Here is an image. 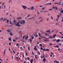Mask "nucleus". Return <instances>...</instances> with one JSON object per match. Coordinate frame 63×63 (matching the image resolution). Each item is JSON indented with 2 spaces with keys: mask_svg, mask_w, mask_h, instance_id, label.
Segmentation results:
<instances>
[{
  "mask_svg": "<svg viewBox=\"0 0 63 63\" xmlns=\"http://www.w3.org/2000/svg\"><path fill=\"white\" fill-rule=\"evenodd\" d=\"M20 20H19V21L15 24L16 26H18V27L19 26H21V25H20L19 23H20Z\"/></svg>",
  "mask_w": 63,
  "mask_h": 63,
  "instance_id": "f257e3e1",
  "label": "nucleus"
},
{
  "mask_svg": "<svg viewBox=\"0 0 63 63\" xmlns=\"http://www.w3.org/2000/svg\"><path fill=\"white\" fill-rule=\"evenodd\" d=\"M22 21H20L19 23H20L21 24H25V21L24 20H22Z\"/></svg>",
  "mask_w": 63,
  "mask_h": 63,
  "instance_id": "f03ea898",
  "label": "nucleus"
},
{
  "mask_svg": "<svg viewBox=\"0 0 63 63\" xmlns=\"http://www.w3.org/2000/svg\"><path fill=\"white\" fill-rule=\"evenodd\" d=\"M22 7L24 9V10H25L27 9V6H26L25 5H22Z\"/></svg>",
  "mask_w": 63,
  "mask_h": 63,
  "instance_id": "7ed1b4c3",
  "label": "nucleus"
},
{
  "mask_svg": "<svg viewBox=\"0 0 63 63\" xmlns=\"http://www.w3.org/2000/svg\"><path fill=\"white\" fill-rule=\"evenodd\" d=\"M6 31L10 33V32H11V31H12V30L9 29L7 30Z\"/></svg>",
  "mask_w": 63,
  "mask_h": 63,
  "instance_id": "20e7f679",
  "label": "nucleus"
},
{
  "mask_svg": "<svg viewBox=\"0 0 63 63\" xmlns=\"http://www.w3.org/2000/svg\"><path fill=\"white\" fill-rule=\"evenodd\" d=\"M49 49H45V48H44L43 49V51H49Z\"/></svg>",
  "mask_w": 63,
  "mask_h": 63,
  "instance_id": "39448f33",
  "label": "nucleus"
},
{
  "mask_svg": "<svg viewBox=\"0 0 63 63\" xmlns=\"http://www.w3.org/2000/svg\"><path fill=\"white\" fill-rule=\"evenodd\" d=\"M53 9H55L56 8V10H57V7H56V6H55V7H53Z\"/></svg>",
  "mask_w": 63,
  "mask_h": 63,
  "instance_id": "423d86ee",
  "label": "nucleus"
},
{
  "mask_svg": "<svg viewBox=\"0 0 63 63\" xmlns=\"http://www.w3.org/2000/svg\"><path fill=\"white\" fill-rule=\"evenodd\" d=\"M60 39H58L56 40V42L57 43H58V42L60 41Z\"/></svg>",
  "mask_w": 63,
  "mask_h": 63,
  "instance_id": "0eeeda50",
  "label": "nucleus"
},
{
  "mask_svg": "<svg viewBox=\"0 0 63 63\" xmlns=\"http://www.w3.org/2000/svg\"><path fill=\"white\" fill-rule=\"evenodd\" d=\"M46 32H47L48 33H50V30H48L46 31Z\"/></svg>",
  "mask_w": 63,
  "mask_h": 63,
  "instance_id": "6e6552de",
  "label": "nucleus"
},
{
  "mask_svg": "<svg viewBox=\"0 0 63 63\" xmlns=\"http://www.w3.org/2000/svg\"><path fill=\"white\" fill-rule=\"evenodd\" d=\"M43 18H42L41 19V20L40 21H39V23H40V22H42V21H43Z\"/></svg>",
  "mask_w": 63,
  "mask_h": 63,
  "instance_id": "1a4fd4ad",
  "label": "nucleus"
},
{
  "mask_svg": "<svg viewBox=\"0 0 63 63\" xmlns=\"http://www.w3.org/2000/svg\"><path fill=\"white\" fill-rule=\"evenodd\" d=\"M43 61L44 62H45V61H46V58H44L43 59Z\"/></svg>",
  "mask_w": 63,
  "mask_h": 63,
  "instance_id": "9d476101",
  "label": "nucleus"
},
{
  "mask_svg": "<svg viewBox=\"0 0 63 63\" xmlns=\"http://www.w3.org/2000/svg\"><path fill=\"white\" fill-rule=\"evenodd\" d=\"M34 8V7L33 6H32L31 8H30V10H33V8Z\"/></svg>",
  "mask_w": 63,
  "mask_h": 63,
  "instance_id": "9b49d317",
  "label": "nucleus"
},
{
  "mask_svg": "<svg viewBox=\"0 0 63 63\" xmlns=\"http://www.w3.org/2000/svg\"><path fill=\"white\" fill-rule=\"evenodd\" d=\"M34 50H35L36 51H37V48H36V46H35L34 48Z\"/></svg>",
  "mask_w": 63,
  "mask_h": 63,
  "instance_id": "f8f14e48",
  "label": "nucleus"
},
{
  "mask_svg": "<svg viewBox=\"0 0 63 63\" xmlns=\"http://www.w3.org/2000/svg\"><path fill=\"white\" fill-rule=\"evenodd\" d=\"M59 3H60V1L59 2V3H57V2L54 3V4H58V5Z\"/></svg>",
  "mask_w": 63,
  "mask_h": 63,
  "instance_id": "ddd939ff",
  "label": "nucleus"
},
{
  "mask_svg": "<svg viewBox=\"0 0 63 63\" xmlns=\"http://www.w3.org/2000/svg\"><path fill=\"white\" fill-rule=\"evenodd\" d=\"M46 8H41V9H42V11H44V9H46Z\"/></svg>",
  "mask_w": 63,
  "mask_h": 63,
  "instance_id": "4468645a",
  "label": "nucleus"
},
{
  "mask_svg": "<svg viewBox=\"0 0 63 63\" xmlns=\"http://www.w3.org/2000/svg\"><path fill=\"white\" fill-rule=\"evenodd\" d=\"M5 51H6V50H4V51L3 53H4V55H5V54H6V53H5Z\"/></svg>",
  "mask_w": 63,
  "mask_h": 63,
  "instance_id": "2eb2a0df",
  "label": "nucleus"
},
{
  "mask_svg": "<svg viewBox=\"0 0 63 63\" xmlns=\"http://www.w3.org/2000/svg\"><path fill=\"white\" fill-rule=\"evenodd\" d=\"M29 41H30V42H31V41H32V39H31L29 40Z\"/></svg>",
  "mask_w": 63,
  "mask_h": 63,
  "instance_id": "dca6fc26",
  "label": "nucleus"
},
{
  "mask_svg": "<svg viewBox=\"0 0 63 63\" xmlns=\"http://www.w3.org/2000/svg\"><path fill=\"white\" fill-rule=\"evenodd\" d=\"M12 2V1L11 0H9V3H11Z\"/></svg>",
  "mask_w": 63,
  "mask_h": 63,
  "instance_id": "f3484780",
  "label": "nucleus"
},
{
  "mask_svg": "<svg viewBox=\"0 0 63 63\" xmlns=\"http://www.w3.org/2000/svg\"><path fill=\"white\" fill-rule=\"evenodd\" d=\"M56 34H55L53 36V38H54V37H56Z\"/></svg>",
  "mask_w": 63,
  "mask_h": 63,
  "instance_id": "a211bd4d",
  "label": "nucleus"
},
{
  "mask_svg": "<svg viewBox=\"0 0 63 63\" xmlns=\"http://www.w3.org/2000/svg\"><path fill=\"white\" fill-rule=\"evenodd\" d=\"M6 20H7V19H3V21H5Z\"/></svg>",
  "mask_w": 63,
  "mask_h": 63,
  "instance_id": "6ab92c4d",
  "label": "nucleus"
},
{
  "mask_svg": "<svg viewBox=\"0 0 63 63\" xmlns=\"http://www.w3.org/2000/svg\"><path fill=\"white\" fill-rule=\"evenodd\" d=\"M45 57V55H44L43 57H42V56H41V58H43Z\"/></svg>",
  "mask_w": 63,
  "mask_h": 63,
  "instance_id": "aec40b11",
  "label": "nucleus"
},
{
  "mask_svg": "<svg viewBox=\"0 0 63 63\" xmlns=\"http://www.w3.org/2000/svg\"><path fill=\"white\" fill-rule=\"evenodd\" d=\"M40 49H41V50H44V49H43V48L42 47H41Z\"/></svg>",
  "mask_w": 63,
  "mask_h": 63,
  "instance_id": "412c9836",
  "label": "nucleus"
},
{
  "mask_svg": "<svg viewBox=\"0 0 63 63\" xmlns=\"http://www.w3.org/2000/svg\"><path fill=\"white\" fill-rule=\"evenodd\" d=\"M21 17H18L17 18V19H21Z\"/></svg>",
  "mask_w": 63,
  "mask_h": 63,
  "instance_id": "4be33fe9",
  "label": "nucleus"
},
{
  "mask_svg": "<svg viewBox=\"0 0 63 63\" xmlns=\"http://www.w3.org/2000/svg\"><path fill=\"white\" fill-rule=\"evenodd\" d=\"M10 35L11 36H13V34H12V32H11L10 33Z\"/></svg>",
  "mask_w": 63,
  "mask_h": 63,
  "instance_id": "5701e85b",
  "label": "nucleus"
},
{
  "mask_svg": "<svg viewBox=\"0 0 63 63\" xmlns=\"http://www.w3.org/2000/svg\"><path fill=\"white\" fill-rule=\"evenodd\" d=\"M10 41H11L12 40V39H11V38H9L8 39Z\"/></svg>",
  "mask_w": 63,
  "mask_h": 63,
  "instance_id": "b1692460",
  "label": "nucleus"
},
{
  "mask_svg": "<svg viewBox=\"0 0 63 63\" xmlns=\"http://www.w3.org/2000/svg\"><path fill=\"white\" fill-rule=\"evenodd\" d=\"M49 38H51V39H52V36H51V37H48Z\"/></svg>",
  "mask_w": 63,
  "mask_h": 63,
  "instance_id": "393cba45",
  "label": "nucleus"
},
{
  "mask_svg": "<svg viewBox=\"0 0 63 63\" xmlns=\"http://www.w3.org/2000/svg\"><path fill=\"white\" fill-rule=\"evenodd\" d=\"M53 41H56V39H53Z\"/></svg>",
  "mask_w": 63,
  "mask_h": 63,
  "instance_id": "a878e982",
  "label": "nucleus"
},
{
  "mask_svg": "<svg viewBox=\"0 0 63 63\" xmlns=\"http://www.w3.org/2000/svg\"><path fill=\"white\" fill-rule=\"evenodd\" d=\"M58 20H59V19L58 18H57V19H56V21H58Z\"/></svg>",
  "mask_w": 63,
  "mask_h": 63,
  "instance_id": "bb28decb",
  "label": "nucleus"
},
{
  "mask_svg": "<svg viewBox=\"0 0 63 63\" xmlns=\"http://www.w3.org/2000/svg\"><path fill=\"white\" fill-rule=\"evenodd\" d=\"M10 24H12V22H11V19H10Z\"/></svg>",
  "mask_w": 63,
  "mask_h": 63,
  "instance_id": "cd10ccee",
  "label": "nucleus"
},
{
  "mask_svg": "<svg viewBox=\"0 0 63 63\" xmlns=\"http://www.w3.org/2000/svg\"><path fill=\"white\" fill-rule=\"evenodd\" d=\"M39 45L40 46H41V47H42V46H43V45H42V44H39Z\"/></svg>",
  "mask_w": 63,
  "mask_h": 63,
  "instance_id": "c85d7f7f",
  "label": "nucleus"
},
{
  "mask_svg": "<svg viewBox=\"0 0 63 63\" xmlns=\"http://www.w3.org/2000/svg\"><path fill=\"white\" fill-rule=\"evenodd\" d=\"M16 58L17 60H18V57H16Z\"/></svg>",
  "mask_w": 63,
  "mask_h": 63,
  "instance_id": "c756f323",
  "label": "nucleus"
},
{
  "mask_svg": "<svg viewBox=\"0 0 63 63\" xmlns=\"http://www.w3.org/2000/svg\"><path fill=\"white\" fill-rule=\"evenodd\" d=\"M28 50H29V51H30V47H28Z\"/></svg>",
  "mask_w": 63,
  "mask_h": 63,
  "instance_id": "7c9ffc66",
  "label": "nucleus"
},
{
  "mask_svg": "<svg viewBox=\"0 0 63 63\" xmlns=\"http://www.w3.org/2000/svg\"><path fill=\"white\" fill-rule=\"evenodd\" d=\"M24 38H25V36H23V39H24Z\"/></svg>",
  "mask_w": 63,
  "mask_h": 63,
  "instance_id": "2f4dec72",
  "label": "nucleus"
},
{
  "mask_svg": "<svg viewBox=\"0 0 63 63\" xmlns=\"http://www.w3.org/2000/svg\"><path fill=\"white\" fill-rule=\"evenodd\" d=\"M13 42H16V40H15V39L13 40Z\"/></svg>",
  "mask_w": 63,
  "mask_h": 63,
  "instance_id": "473e14b6",
  "label": "nucleus"
},
{
  "mask_svg": "<svg viewBox=\"0 0 63 63\" xmlns=\"http://www.w3.org/2000/svg\"><path fill=\"white\" fill-rule=\"evenodd\" d=\"M57 16V17H58V18H59V15H58Z\"/></svg>",
  "mask_w": 63,
  "mask_h": 63,
  "instance_id": "72a5a7b5",
  "label": "nucleus"
},
{
  "mask_svg": "<svg viewBox=\"0 0 63 63\" xmlns=\"http://www.w3.org/2000/svg\"><path fill=\"white\" fill-rule=\"evenodd\" d=\"M15 40H17V39H18V38H17V37H16V38H15Z\"/></svg>",
  "mask_w": 63,
  "mask_h": 63,
  "instance_id": "f704fd0d",
  "label": "nucleus"
},
{
  "mask_svg": "<svg viewBox=\"0 0 63 63\" xmlns=\"http://www.w3.org/2000/svg\"><path fill=\"white\" fill-rule=\"evenodd\" d=\"M14 22H16V20H14L13 21Z\"/></svg>",
  "mask_w": 63,
  "mask_h": 63,
  "instance_id": "c9c22d12",
  "label": "nucleus"
},
{
  "mask_svg": "<svg viewBox=\"0 0 63 63\" xmlns=\"http://www.w3.org/2000/svg\"><path fill=\"white\" fill-rule=\"evenodd\" d=\"M49 19H48V18H47V21H48Z\"/></svg>",
  "mask_w": 63,
  "mask_h": 63,
  "instance_id": "e433bc0d",
  "label": "nucleus"
},
{
  "mask_svg": "<svg viewBox=\"0 0 63 63\" xmlns=\"http://www.w3.org/2000/svg\"><path fill=\"white\" fill-rule=\"evenodd\" d=\"M57 61H54V63H55V62L56 63Z\"/></svg>",
  "mask_w": 63,
  "mask_h": 63,
  "instance_id": "4c0bfd02",
  "label": "nucleus"
},
{
  "mask_svg": "<svg viewBox=\"0 0 63 63\" xmlns=\"http://www.w3.org/2000/svg\"><path fill=\"white\" fill-rule=\"evenodd\" d=\"M61 13H63V10H62V11L61 12Z\"/></svg>",
  "mask_w": 63,
  "mask_h": 63,
  "instance_id": "58836bf2",
  "label": "nucleus"
},
{
  "mask_svg": "<svg viewBox=\"0 0 63 63\" xmlns=\"http://www.w3.org/2000/svg\"><path fill=\"white\" fill-rule=\"evenodd\" d=\"M31 61H32V62H33V60L32 59H31Z\"/></svg>",
  "mask_w": 63,
  "mask_h": 63,
  "instance_id": "ea45409f",
  "label": "nucleus"
},
{
  "mask_svg": "<svg viewBox=\"0 0 63 63\" xmlns=\"http://www.w3.org/2000/svg\"><path fill=\"white\" fill-rule=\"evenodd\" d=\"M4 9H5V8H6V6L5 5H4Z\"/></svg>",
  "mask_w": 63,
  "mask_h": 63,
  "instance_id": "a19ab883",
  "label": "nucleus"
},
{
  "mask_svg": "<svg viewBox=\"0 0 63 63\" xmlns=\"http://www.w3.org/2000/svg\"><path fill=\"white\" fill-rule=\"evenodd\" d=\"M21 41H22V42H23V43H24V41H23L22 40H21Z\"/></svg>",
  "mask_w": 63,
  "mask_h": 63,
  "instance_id": "79ce46f5",
  "label": "nucleus"
},
{
  "mask_svg": "<svg viewBox=\"0 0 63 63\" xmlns=\"http://www.w3.org/2000/svg\"><path fill=\"white\" fill-rule=\"evenodd\" d=\"M30 16V15H29L28 16H27V18L29 16Z\"/></svg>",
  "mask_w": 63,
  "mask_h": 63,
  "instance_id": "37998d69",
  "label": "nucleus"
},
{
  "mask_svg": "<svg viewBox=\"0 0 63 63\" xmlns=\"http://www.w3.org/2000/svg\"><path fill=\"white\" fill-rule=\"evenodd\" d=\"M60 48H59L58 49V51H59L60 50Z\"/></svg>",
  "mask_w": 63,
  "mask_h": 63,
  "instance_id": "c03bdc74",
  "label": "nucleus"
},
{
  "mask_svg": "<svg viewBox=\"0 0 63 63\" xmlns=\"http://www.w3.org/2000/svg\"><path fill=\"white\" fill-rule=\"evenodd\" d=\"M16 46H18V44H16Z\"/></svg>",
  "mask_w": 63,
  "mask_h": 63,
  "instance_id": "a18cd8bd",
  "label": "nucleus"
},
{
  "mask_svg": "<svg viewBox=\"0 0 63 63\" xmlns=\"http://www.w3.org/2000/svg\"><path fill=\"white\" fill-rule=\"evenodd\" d=\"M50 45L51 46H52V43H50Z\"/></svg>",
  "mask_w": 63,
  "mask_h": 63,
  "instance_id": "49530a36",
  "label": "nucleus"
},
{
  "mask_svg": "<svg viewBox=\"0 0 63 63\" xmlns=\"http://www.w3.org/2000/svg\"><path fill=\"white\" fill-rule=\"evenodd\" d=\"M6 21L7 23H8V22H9V20H7Z\"/></svg>",
  "mask_w": 63,
  "mask_h": 63,
  "instance_id": "de8ad7c7",
  "label": "nucleus"
},
{
  "mask_svg": "<svg viewBox=\"0 0 63 63\" xmlns=\"http://www.w3.org/2000/svg\"><path fill=\"white\" fill-rule=\"evenodd\" d=\"M32 53L33 55H34V52H33L32 51Z\"/></svg>",
  "mask_w": 63,
  "mask_h": 63,
  "instance_id": "09e8293b",
  "label": "nucleus"
},
{
  "mask_svg": "<svg viewBox=\"0 0 63 63\" xmlns=\"http://www.w3.org/2000/svg\"><path fill=\"white\" fill-rule=\"evenodd\" d=\"M23 58H24V53L23 54Z\"/></svg>",
  "mask_w": 63,
  "mask_h": 63,
  "instance_id": "8fccbe9b",
  "label": "nucleus"
},
{
  "mask_svg": "<svg viewBox=\"0 0 63 63\" xmlns=\"http://www.w3.org/2000/svg\"><path fill=\"white\" fill-rule=\"evenodd\" d=\"M35 59H37V58H36V55H35Z\"/></svg>",
  "mask_w": 63,
  "mask_h": 63,
  "instance_id": "3c124183",
  "label": "nucleus"
},
{
  "mask_svg": "<svg viewBox=\"0 0 63 63\" xmlns=\"http://www.w3.org/2000/svg\"><path fill=\"white\" fill-rule=\"evenodd\" d=\"M32 39H34V37L33 36L32 37Z\"/></svg>",
  "mask_w": 63,
  "mask_h": 63,
  "instance_id": "603ef678",
  "label": "nucleus"
},
{
  "mask_svg": "<svg viewBox=\"0 0 63 63\" xmlns=\"http://www.w3.org/2000/svg\"><path fill=\"white\" fill-rule=\"evenodd\" d=\"M13 52L14 53H15V51H14V50H13Z\"/></svg>",
  "mask_w": 63,
  "mask_h": 63,
  "instance_id": "864d4df0",
  "label": "nucleus"
},
{
  "mask_svg": "<svg viewBox=\"0 0 63 63\" xmlns=\"http://www.w3.org/2000/svg\"><path fill=\"white\" fill-rule=\"evenodd\" d=\"M60 34H62V33L61 32H60Z\"/></svg>",
  "mask_w": 63,
  "mask_h": 63,
  "instance_id": "5fc2aeb1",
  "label": "nucleus"
},
{
  "mask_svg": "<svg viewBox=\"0 0 63 63\" xmlns=\"http://www.w3.org/2000/svg\"><path fill=\"white\" fill-rule=\"evenodd\" d=\"M56 63H59V62H58V61H57V62H56Z\"/></svg>",
  "mask_w": 63,
  "mask_h": 63,
  "instance_id": "6e6d98bb",
  "label": "nucleus"
},
{
  "mask_svg": "<svg viewBox=\"0 0 63 63\" xmlns=\"http://www.w3.org/2000/svg\"><path fill=\"white\" fill-rule=\"evenodd\" d=\"M9 45H11V43H9Z\"/></svg>",
  "mask_w": 63,
  "mask_h": 63,
  "instance_id": "4d7b16f0",
  "label": "nucleus"
},
{
  "mask_svg": "<svg viewBox=\"0 0 63 63\" xmlns=\"http://www.w3.org/2000/svg\"><path fill=\"white\" fill-rule=\"evenodd\" d=\"M45 34H46V35H47V33H45Z\"/></svg>",
  "mask_w": 63,
  "mask_h": 63,
  "instance_id": "13d9d810",
  "label": "nucleus"
},
{
  "mask_svg": "<svg viewBox=\"0 0 63 63\" xmlns=\"http://www.w3.org/2000/svg\"><path fill=\"white\" fill-rule=\"evenodd\" d=\"M0 61H2V59H0Z\"/></svg>",
  "mask_w": 63,
  "mask_h": 63,
  "instance_id": "bf43d9fd",
  "label": "nucleus"
},
{
  "mask_svg": "<svg viewBox=\"0 0 63 63\" xmlns=\"http://www.w3.org/2000/svg\"><path fill=\"white\" fill-rule=\"evenodd\" d=\"M36 37H38V35L37 34L36 35Z\"/></svg>",
  "mask_w": 63,
  "mask_h": 63,
  "instance_id": "052dcab7",
  "label": "nucleus"
},
{
  "mask_svg": "<svg viewBox=\"0 0 63 63\" xmlns=\"http://www.w3.org/2000/svg\"><path fill=\"white\" fill-rule=\"evenodd\" d=\"M61 22H63V19H62V20L61 21Z\"/></svg>",
  "mask_w": 63,
  "mask_h": 63,
  "instance_id": "680f3d73",
  "label": "nucleus"
},
{
  "mask_svg": "<svg viewBox=\"0 0 63 63\" xmlns=\"http://www.w3.org/2000/svg\"><path fill=\"white\" fill-rule=\"evenodd\" d=\"M56 47H57L58 48L59 47V46H56Z\"/></svg>",
  "mask_w": 63,
  "mask_h": 63,
  "instance_id": "e2e57ef3",
  "label": "nucleus"
},
{
  "mask_svg": "<svg viewBox=\"0 0 63 63\" xmlns=\"http://www.w3.org/2000/svg\"><path fill=\"white\" fill-rule=\"evenodd\" d=\"M1 20H3V18L2 17V18H1Z\"/></svg>",
  "mask_w": 63,
  "mask_h": 63,
  "instance_id": "0e129e2a",
  "label": "nucleus"
},
{
  "mask_svg": "<svg viewBox=\"0 0 63 63\" xmlns=\"http://www.w3.org/2000/svg\"><path fill=\"white\" fill-rule=\"evenodd\" d=\"M4 4V3L3 2V4H2V6H3Z\"/></svg>",
  "mask_w": 63,
  "mask_h": 63,
  "instance_id": "69168bd1",
  "label": "nucleus"
},
{
  "mask_svg": "<svg viewBox=\"0 0 63 63\" xmlns=\"http://www.w3.org/2000/svg\"><path fill=\"white\" fill-rule=\"evenodd\" d=\"M27 59L28 60H29V57H27Z\"/></svg>",
  "mask_w": 63,
  "mask_h": 63,
  "instance_id": "338daca9",
  "label": "nucleus"
},
{
  "mask_svg": "<svg viewBox=\"0 0 63 63\" xmlns=\"http://www.w3.org/2000/svg\"><path fill=\"white\" fill-rule=\"evenodd\" d=\"M59 45L60 46H61V44H59Z\"/></svg>",
  "mask_w": 63,
  "mask_h": 63,
  "instance_id": "774afa93",
  "label": "nucleus"
}]
</instances>
